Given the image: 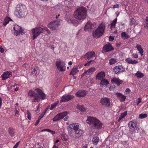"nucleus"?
I'll use <instances>...</instances> for the list:
<instances>
[{
  "label": "nucleus",
  "mask_w": 148,
  "mask_h": 148,
  "mask_svg": "<svg viewBox=\"0 0 148 148\" xmlns=\"http://www.w3.org/2000/svg\"><path fill=\"white\" fill-rule=\"evenodd\" d=\"M79 126V124L77 123L70 124L67 128L69 135L73 138H78L81 137L84 132L80 128Z\"/></svg>",
  "instance_id": "obj_1"
},
{
  "label": "nucleus",
  "mask_w": 148,
  "mask_h": 148,
  "mask_svg": "<svg viewBox=\"0 0 148 148\" xmlns=\"http://www.w3.org/2000/svg\"><path fill=\"white\" fill-rule=\"evenodd\" d=\"M86 121L93 129L99 130L103 127V123L97 119L91 116L88 117Z\"/></svg>",
  "instance_id": "obj_2"
},
{
  "label": "nucleus",
  "mask_w": 148,
  "mask_h": 148,
  "mask_svg": "<svg viewBox=\"0 0 148 148\" xmlns=\"http://www.w3.org/2000/svg\"><path fill=\"white\" fill-rule=\"evenodd\" d=\"M87 14L86 8L81 7L76 10L74 13V17L76 19L82 20L85 19Z\"/></svg>",
  "instance_id": "obj_3"
},
{
  "label": "nucleus",
  "mask_w": 148,
  "mask_h": 148,
  "mask_svg": "<svg viewBox=\"0 0 148 148\" xmlns=\"http://www.w3.org/2000/svg\"><path fill=\"white\" fill-rule=\"evenodd\" d=\"M105 26L101 24L97 29H94L92 32V36L96 38H98L102 36L104 33Z\"/></svg>",
  "instance_id": "obj_4"
},
{
  "label": "nucleus",
  "mask_w": 148,
  "mask_h": 148,
  "mask_svg": "<svg viewBox=\"0 0 148 148\" xmlns=\"http://www.w3.org/2000/svg\"><path fill=\"white\" fill-rule=\"evenodd\" d=\"M26 8L25 5H20L17 7L14 12V14L18 17L22 18L26 13Z\"/></svg>",
  "instance_id": "obj_5"
},
{
  "label": "nucleus",
  "mask_w": 148,
  "mask_h": 148,
  "mask_svg": "<svg viewBox=\"0 0 148 148\" xmlns=\"http://www.w3.org/2000/svg\"><path fill=\"white\" fill-rule=\"evenodd\" d=\"M47 29V28L46 27H45L43 28L41 27H39L34 28L32 30L33 35V36L32 37V39L34 40L41 33H42L44 30L46 31Z\"/></svg>",
  "instance_id": "obj_6"
},
{
  "label": "nucleus",
  "mask_w": 148,
  "mask_h": 148,
  "mask_svg": "<svg viewBox=\"0 0 148 148\" xmlns=\"http://www.w3.org/2000/svg\"><path fill=\"white\" fill-rule=\"evenodd\" d=\"M28 95L30 97H34V99H32V100L33 102H38L40 100V97L38 95L32 90H29L28 92Z\"/></svg>",
  "instance_id": "obj_7"
},
{
  "label": "nucleus",
  "mask_w": 148,
  "mask_h": 148,
  "mask_svg": "<svg viewBox=\"0 0 148 148\" xmlns=\"http://www.w3.org/2000/svg\"><path fill=\"white\" fill-rule=\"evenodd\" d=\"M59 23L58 20L53 21L49 24L48 27L53 30L56 29H58V25H60Z\"/></svg>",
  "instance_id": "obj_8"
},
{
  "label": "nucleus",
  "mask_w": 148,
  "mask_h": 148,
  "mask_svg": "<svg viewBox=\"0 0 148 148\" xmlns=\"http://www.w3.org/2000/svg\"><path fill=\"white\" fill-rule=\"evenodd\" d=\"M56 67L58 68H60V71H64L66 69V67L65 66V62L60 60L56 61Z\"/></svg>",
  "instance_id": "obj_9"
},
{
  "label": "nucleus",
  "mask_w": 148,
  "mask_h": 148,
  "mask_svg": "<svg viewBox=\"0 0 148 148\" xmlns=\"http://www.w3.org/2000/svg\"><path fill=\"white\" fill-rule=\"evenodd\" d=\"M113 70L115 74H119L121 72H124L125 68L122 65H120L114 67Z\"/></svg>",
  "instance_id": "obj_10"
},
{
  "label": "nucleus",
  "mask_w": 148,
  "mask_h": 148,
  "mask_svg": "<svg viewBox=\"0 0 148 148\" xmlns=\"http://www.w3.org/2000/svg\"><path fill=\"white\" fill-rule=\"evenodd\" d=\"M95 56V53L94 51H91L87 52L84 56L82 57V58H84L85 60H89Z\"/></svg>",
  "instance_id": "obj_11"
},
{
  "label": "nucleus",
  "mask_w": 148,
  "mask_h": 148,
  "mask_svg": "<svg viewBox=\"0 0 148 148\" xmlns=\"http://www.w3.org/2000/svg\"><path fill=\"white\" fill-rule=\"evenodd\" d=\"M100 103L105 106H107L108 107H109L110 106V100L108 97H103L101 98Z\"/></svg>",
  "instance_id": "obj_12"
},
{
  "label": "nucleus",
  "mask_w": 148,
  "mask_h": 148,
  "mask_svg": "<svg viewBox=\"0 0 148 148\" xmlns=\"http://www.w3.org/2000/svg\"><path fill=\"white\" fill-rule=\"evenodd\" d=\"M74 97V96L69 95H64L62 96V98L60 100V102H61L69 101L73 99Z\"/></svg>",
  "instance_id": "obj_13"
},
{
  "label": "nucleus",
  "mask_w": 148,
  "mask_h": 148,
  "mask_svg": "<svg viewBox=\"0 0 148 148\" xmlns=\"http://www.w3.org/2000/svg\"><path fill=\"white\" fill-rule=\"evenodd\" d=\"M12 74L10 71H7L4 72L3 74L1 76L2 79L3 80L7 79L8 78L11 77Z\"/></svg>",
  "instance_id": "obj_14"
},
{
  "label": "nucleus",
  "mask_w": 148,
  "mask_h": 148,
  "mask_svg": "<svg viewBox=\"0 0 148 148\" xmlns=\"http://www.w3.org/2000/svg\"><path fill=\"white\" fill-rule=\"evenodd\" d=\"M114 49L112 47L110 43H108L104 45L103 48V50L105 52H109L113 50Z\"/></svg>",
  "instance_id": "obj_15"
},
{
  "label": "nucleus",
  "mask_w": 148,
  "mask_h": 148,
  "mask_svg": "<svg viewBox=\"0 0 148 148\" xmlns=\"http://www.w3.org/2000/svg\"><path fill=\"white\" fill-rule=\"evenodd\" d=\"M35 90L37 91V93L40 96L42 99H45L46 96V95L39 88H36Z\"/></svg>",
  "instance_id": "obj_16"
},
{
  "label": "nucleus",
  "mask_w": 148,
  "mask_h": 148,
  "mask_svg": "<svg viewBox=\"0 0 148 148\" xmlns=\"http://www.w3.org/2000/svg\"><path fill=\"white\" fill-rule=\"evenodd\" d=\"M95 24H92L89 21L88 22L84 28V30H86L88 29H91L94 27Z\"/></svg>",
  "instance_id": "obj_17"
},
{
  "label": "nucleus",
  "mask_w": 148,
  "mask_h": 148,
  "mask_svg": "<svg viewBox=\"0 0 148 148\" xmlns=\"http://www.w3.org/2000/svg\"><path fill=\"white\" fill-rule=\"evenodd\" d=\"M87 94L86 92L84 90H79L76 93V96L78 97H83Z\"/></svg>",
  "instance_id": "obj_18"
},
{
  "label": "nucleus",
  "mask_w": 148,
  "mask_h": 148,
  "mask_svg": "<svg viewBox=\"0 0 148 148\" xmlns=\"http://www.w3.org/2000/svg\"><path fill=\"white\" fill-rule=\"evenodd\" d=\"M13 28L15 31V33L16 34V36H17L21 33H23V30H22L21 27L18 25L14 27Z\"/></svg>",
  "instance_id": "obj_19"
},
{
  "label": "nucleus",
  "mask_w": 148,
  "mask_h": 148,
  "mask_svg": "<svg viewBox=\"0 0 148 148\" xmlns=\"http://www.w3.org/2000/svg\"><path fill=\"white\" fill-rule=\"evenodd\" d=\"M105 76V73L104 72L101 71L98 73L96 76L97 79L101 80Z\"/></svg>",
  "instance_id": "obj_20"
},
{
  "label": "nucleus",
  "mask_w": 148,
  "mask_h": 148,
  "mask_svg": "<svg viewBox=\"0 0 148 148\" xmlns=\"http://www.w3.org/2000/svg\"><path fill=\"white\" fill-rule=\"evenodd\" d=\"M115 94L117 97L121 98L120 101L121 102L124 101L125 100L126 98V96L123 95L121 93H120L117 92Z\"/></svg>",
  "instance_id": "obj_21"
},
{
  "label": "nucleus",
  "mask_w": 148,
  "mask_h": 148,
  "mask_svg": "<svg viewBox=\"0 0 148 148\" xmlns=\"http://www.w3.org/2000/svg\"><path fill=\"white\" fill-rule=\"evenodd\" d=\"M125 61L126 62L130 64H137L138 63V62L136 60H132L130 58H127L126 59Z\"/></svg>",
  "instance_id": "obj_22"
},
{
  "label": "nucleus",
  "mask_w": 148,
  "mask_h": 148,
  "mask_svg": "<svg viewBox=\"0 0 148 148\" xmlns=\"http://www.w3.org/2000/svg\"><path fill=\"white\" fill-rule=\"evenodd\" d=\"M128 126L131 129L133 128H136L137 129V128L136 124L132 121L128 123Z\"/></svg>",
  "instance_id": "obj_23"
},
{
  "label": "nucleus",
  "mask_w": 148,
  "mask_h": 148,
  "mask_svg": "<svg viewBox=\"0 0 148 148\" xmlns=\"http://www.w3.org/2000/svg\"><path fill=\"white\" fill-rule=\"evenodd\" d=\"M33 69V70L31 72L34 75H38L39 73V70L38 68V67H34Z\"/></svg>",
  "instance_id": "obj_24"
},
{
  "label": "nucleus",
  "mask_w": 148,
  "mask_h": 148,
  "mask_svg": "<svg viewBox=\"0 0 148 148\" xmlns=\"http://www.w3.org/2000/svg\"><path fill=\"white\" fill-rule=\"evenodd\" d=\"M77 107L78 109L82 112H85L86 110L84 106L83 105H78Z\"/></svg>",
  "instance_id": "obj_25"
},
{
  "label": "nucleus",
  "mask_w": 148,
  "mask_h": 148,
  "mask_svg": "<svg viewBox=\"0 0 148 148\" xmlns=\"http://www.w3.org/2000/svg\"><path fill=\"white\" fill-rule=\"evenodd\" d=\"M99 140V138L98 136L94 137L92 139L93 143L95 145H97L98 144Z\"/></svg>",
  "instance_id": "obj_26"
},
{
  "label": "nucleus",
  "mask_w": 148,
  "mask_h": 148,
  "mask_svg": "<svg viewBox=\"0 0 148 148\" xmlns=\"http://www.w3.org/2000/svg\"><path fill=\"white\" fill-rule=\"evenodd\" d=\"M112 81L114 82L118 86H119L121 84V81L116 78H113L112 79Z\"/></svg>",
  "instance_id": "obj_27"
},
{
  "label": "nucleus",
  "mask_w": 148,
  "mask_h": 148,
  "mask_svg": "<svg viewBox=\"0 0 148 148\" xmlns=\"http://www.w3.org/2000/svg\"><path fill=\"white\" fill-rule=\"evenodd\" d=\"M109 82L106 79H103L101 81L100 84L103 86H106L109 84Z\"/></svg>",
  "instance_id": "obj_28"
},
{
  "label": "nucleus",
  "mask_w": 148,
  "mask_h": 148,
  "mask_svg": "<svg viewBox=\"0 0 148 148\" xmlns=\"http://www.w3.org/2000/svg\"><path fill=\"white\" fill-rule=\"evenodd\" d=\"M68 112L65 111L63 112H61L58 114V115L60 116V119H63L64 117L66 116Z\"/></svg>",
  "instance_id": "obj_29"
},
{
  "label": "nucleus",
  "mask_w": 148,
  "mask_h": 148,
  "mask_svg": "<svg viewBox=\"0 0 148 148\" xmlns=\"http://www.w3.org/2000/svg\"><path fill=\"white\" fill-rule=\"evenodd\" d=\"M78 72L77 68H74L72 69V71L70 72V75H75L76 73Z\"/></svg>",
  "instance_id": "obj_30"
},
{
  "label": "nucleus",
  "mask_w": 148,
  "mask_h": 148,
  "mask_svg": "<svg viewBox=\"0 0 148 148\" xmlns=\"http://www.w3.org/2000/svg\"><path fill=\"white\" fill-rule=\"evenodd\" d=\"M14 129L12 127H10L8 129V132L10 135L12 137L14 136V134L15 133Z\"/></svg>",
  "instance_id": "obj_31"
},
{
  "label": "nucleus",
  "mask_w": 148,
  "mask_h": 148,
  "mask_svg": "<svg viewBox=\"0 0 148 148\" xmlns=\"http://www.w3.org/2000/svg\"><path fill=\"white\" fill-rule=\"evenodd\" d=\"M127 114V112H125L124 113H122L120 116L119 117V119L118 120V121H119L121 120L123 118L125 117V116Z\"/></svg>",
  "instance_id": "obj_32"
},
{
  "label": "nucleus",
  "mask_w": 148,
  "mask_h": 148,
  "mask_svg": "<svg viewBox=\"0 0 148 148\" xmlns=\"http://www.w3.org/2000/svg\"><path fill=\"white\" fill-rule=\"evenodd\" d=\"M135 74L137 77L139 78L142 77L144 76L143 74L138 71Z\"/></svg>",
  "instance_id": "obj_33"
},
{
  "label": "nucleus",
  "mask_w": 148,
  "mask_h": 148,
  "mask_svg": "<svg viewBox=\"0 0 148 148\" xmlns=\"http://www.w3.org/2000/svg\"><path fill=\"white\" fill-rule=\"evenodd\" d=\"M121 35L122 37L124 39H127L129 38L128 35L125 32H123L121 34Z\"/></svg>",
  "instance_id": "obj_34"
},
{
  "label": "nucleus",
  "mask_w": 148,
  "mask_h": 148,
  "mask_svg": "<svg viewBox=\"0 0 148 148\" xmlns=\"http://www.w3.org/2000/svg\"><path fill=\"white\" fill-rule=\"evenodd\" d=\"M136 47L138 50L139 51V52L140 53V54L141 56H142L143 55V50L141 47V46L137 45Z\"/></svg>",
  "instance_id": "obj_35"
},
{
  "label": "nucleus",
  "mask_w": 148,
  "mask_h": 148,
  "mask_svg": "<svg viewBox=\"0 0 148 148\" xmlns=\"http://www.w3.org/2000/svg\"><path fill=\"white\" fill-rule=\"evenodd\" d=\"M62 139L64 141L67 140L68 138V136L67 135L65 134H62L61 135Z\"/></svg>",
  "instance_id": "obj_36"
},
{
  "label": "nucleus",
  "mask_w": 148,
  "mask_h": 148,
  "mask_svg": "<svg viewBox=\"0 0 148 148\" xmlns=\"http://www.w3.org/2000/svg\"><path fill=\"white\" fill-rule=\"evenodd\" d=\"M95 69L94 67H92L89 69L88 70L85 72V73H91L94 71Z\"/></svg>",
  "instance_id": "obj_37"
},
{
  "label": "nucleus",
  "mask_w": 148,
  "mask_h": 148,
  "mask_svg": "<svg viewBox=\"0 0 148 148\" xmlns=\"http://www.w3.org/2000/svg\"><path fill=\"white\" fill-rule=\"evenodd\" d=\"M58 101H57L56 102H55L53 104L51 105V106L50 108V109L51 110H52L53 109H54V108H55L56 106L58 104Z\"/></svg>",
  "instance_id": "obj_38"
},
{
  "label": "nucleus",
  "mask_w": 148,
  "mask_h": 148,
  "mask_svg": "<svg viewBox=\"0 0 148 148\" xmlns=\"http://www.w3.org/2000/svg\"><path fill=\"white\" fill-rule=\"evenodd\" d=\"M60 119L59 115L58 114H57L55 116L53 119V120L54 122H56L57 121H59Z\"/></svg>",
  "instance_id": "obj_39"
},
{
  "label": "nucleus",
  "mask_w": 148,
  "mask_h": 148,
  "mask_svg": "<svg viewBox=\"0 0 148 148\" xmlns=\"http://www.w3.org/2000/svg\"><path fill=\"white\" fill-rule=\"evenodd\" d=\"M116 62V60L115 59L112 58L110 60L109 62L110 64L112 65L114 64Z\"/></svg>",
  "instance_id": "obj_40"
},
{
  "label": "nucleus",
  "mask_w": 148,
  "mask_h": 148,
  "mask_svg": "<svg viewBox=\"0 0 148 148\" xmlns=\"http://www.w3.org/2000/svg\"><path fill=\"white\" fill-rule=\"evenodd\" d=\"M10 19V18H5V19L3 21V25H6L8 23Z\"/></svg>",
  "instance_id": "obj_41"
},
{
  "label": "nucleus",
  "mask_w": 148,
  "mask_h": 148,
  "mask_svg": "<svg viewBox=\"0 0 148 148\" xmlns=\"http://www.w3.org/2000/svg\"><path fill=\"white\" fill-rule=\"evenodd\" d=\"M147 114H140L139 115V118L141 119H142L146 118L147 117Z\"/></svg>",
  "instance_id": "obj_42"
},
{
  "label": "nucleus",
  "mask_w": 148,
  "mask_h": 148,
  "mask_svg": "<svg viewBox=\"0 0 148 148\" xmlns=\"http://www.w3.org/2000/svg\"><path fill=\"white\" fill-rule=\"evenodd\" d=\"M71 22L75 26H77L79 24V22L78 21L73 20L71 21Z\"/></svg>",
  "instance_id": "obj_43"
},
{
  "label": "nucleus",
  "mask_w": 148,
  "mask_h": 148,
  "mask_svg": "<svg viewBox=\"0 0 148 148\" xmlns=\"http://www.w3.org/2000/svg\"><path fill=\"white\" fill-rule=\"evenodd\" d=\"M136 22V21L133 18H132L130 19V25H132L134 24Z\"/></svg>",
  "instance_id": "obj_44"
},
{
  "label": "nucleus",
  "mask_w": 148,
  "mask_h": 148,
  "mask_svg": "<svg viewBox=\"0 0 148 148\" xmlns=\"http://www.w3.org/2000/svg\"><path fill=\"white\" fill-rule=\"evenodd\" d=\"M27 117L28 119L29 120H30L31 119V114L29 112L28 110H27Z\"/></svg>",
  "instance_id": "obj_45"
},
{
  "label": "nucleus",
  "mask_w": 148,
  "mask_h": 148,
  "mask_svg": "<svg viewBox=\"0 0 148 148\" xmlns=\"http://www.w3.org/2000/svg\"><path fill=\"white\" fill-rule=\"evenodd\" d=\"M109 40L110 41H112L114 40V38L112 36H110L109 37Z\"/></svg>",
  "instance_id": "obj_46"
},
{
  "label": "nucleus",
  "mask_w": 148,
  "mask_h": 148,
  "mask_svg": "<svg viewBox=\"0 0 148 148\" xmlns=\"http://www.w3.org/2000/svg\"><path fill=\"white\" fill-rule=\"evenodd\" d=\"M45 114L44 113H43V112L41 114L40 116L39 117L38 119H39L40 120L44 116V115Z\"/></svg>",
  "instance_id": "obj_47"
},
{
  "label": "nucleus",
  "mask_w": 148,
  "mask_h": 148,
  "mask_svg": "<svg viewBox=\"0 0 148 148\" xmlns=\"http://www.w3.org/2000/svg\"><path fill=\"white\" fill-rule=\"evenodd\" d=\"M141 99L140 98H139L138 99V100L137 101V103H136L137 105H138L141 102Z\"/></svg>",
  "instance_id": "obj_48"
},
{
  "label": "nucleus",
  "mask_w": 148,
  "mask_h": 148,
  "mask_svg": "<svg viewBox=\"0 0 148 148\" xmlns=\"http://www.w3.org/2000/svg\"><path fill=\"white\" fill-rule=\"evenodd\" d=\"M115 24H114L113 23H112L111 24H110V27H111V29H112V28L113 27H115Z\"/></svg>",
  "instance_id": "obj_49"
},
{
  "label": "nucleus",
  "mask_w": 148,
  "mask_h": 148,
  "mask_svg": "<svg viewBox=\"0 0 148 148\" xmlns=\"http://www.w3.org/2000/svg\"><path fill=\"white\" fill-rule=\"evenodd\" d=\"M19 142H17L16 144V145L14 146L13 148H17V147H18V146L19 144Z\"/></svg>",
  "instance_id": "obj_50"
},
{
  "label": "nucleus",
  "mask_w": 148,
  "mask_h": 148,
  "mask_svg": "<svg viewBox=\"0 0 148 148\" xmlns=\"http://www.w3.org/2000/svg\"><path fill=\"white\" fill-rule=\"evenodd\" d=\"M119 5L118 4H116V5H113V8H119Z\"/></svg>",
  "instance_id": "obj_51"
},
{
  "label": "nucleus",
  "mask_w": 148,
  "mask_h": 148,
  "mask_svg": "<svg viewBox=\"0 0 148 148\" xmlns=\"http://www.w3.org/2000/svg\"><path fill=\"white\" fill-rule=\"evenodd\" d=\"M132 56L134 58H138V55L136 54L133 53Z\"/></svg>",
  "instance_id": "obj_52"
},
{
  "label": "nucleus",
  "mask_w": 148,
  "mask_h": 148,
  "mask_svg": "<svg viewBox=\"0 0 148 148\" xmlns=\"http://www.w3.org/2000/svg\"><path fill=\"white\" fill-rule=\"evenodd\" d=\"M40 119H38V120L36 121V123L35 124V125L36 126L38 125L40 122Z\"/></svg>",
  "instance_id": "obj_53"
},
{
  "label": "nucleus",
  "mask_w": 148,
  "mask_h": 148,
  "mask_svg": "<svg viewBox=\"0 0 148 148\" xmlns=\"http://www.w3.org/2000/svg\"><path fill=\"white\" fill-rule=\"evenodd\" d=\"M0 51L2 53H3L4 51V49L1 46L0 47Z\"/></svg>",
  "instance_id": "obj_54"
},
{
  "label": "nucleus",
  "mask_w": 148,
  "mask_h": 148,
  "mask_svg": "<svg viewBox=\"0 0 148 148\" xmlns=\"http://www.w3.org/2000/svg\"><path fill=\"white\" fill-rule=\"evenodd\" d=\"M144 27H145L148 29V22H145V24L144 25Z\"/></svg>",
  "instance_id": "obj_55"
},
{
  "label": "nucleus",
  "mask_w": 148,
  "mask_h": 148,
  "mask_svg": "<svg viewBox=\"0 0 148 148\" xmlns=\"http://www.w3.org/2000/svg\"><path fill=\"white\" fill-rule=\"evenodd\" d=\"M93 62H95V61L94 60H90L89 62H88V65L89 66L91 64V63Z\"/></svg>",
  "instance_id": "obj_56"
},
{
  "label": "nucleus",
  "mask_w": 148,
  "mask_h": 148,
  "mask_svg": "<svg viewBox=\"0 0 148 148\" xmlns=\"http://www.w3.org/2000/svg\"><path fill=\"white\" fill-rule=\"evenodd\" d=\"M49 106H48L47 107V108H46V109L43 112V113H44L45 114L46 112V111H47V110L49 108Z\"/></svg>",
  "instance_id": "obj_57"
},
{
  "label": "nucleus",
  "mask_w": 148,
  "mask_h": 148,
  "mask_svg": "<svg viewBox=\"0 0 148 148\" xmlns=\"http://www.w3.org/2000/svg\"><path fill=\"white\" fill-rule=\"evenodd\" d=\"M125 92H130V89L129 88H127L125 90Z\"/></svg>",
  "instance_id": "obj_58"
},
{
  "label": "nucleus",
  "mask_w": 148,
  "mask_h": 148,
  "mask_svg": "<svg viewBox=\"0 0 148 148\" xmlns=\"http://www.w3.org/2000/svg\"><path fill=\"white\" fill-rule=\"evenodd\" d=\"M117 18H116L115 19L112 21V23H114V24H116V22H117Z\"/></svg>",
  "instance_id": "obj_59"
},
{
  "label": "nucleus",
  "mask_w": 148,
  "mask_h": 148,
  "mask_svg": "<svg viewBox=\"0 0 148 148\" xmlns=\"http://www.w3.org/2000/svg\"><path fill=\"white\" fill-rule=\"evenodd\" d=\"M69 118L68 116H66L64 119V121H67Z\"/></svg>",
  "instance_id": "obj_60"
},
{
  "label": "nucleus",
  "mask_w": 148,
  "mask_h": 148,
  "mask_svg": "<svg viewBox=\"0 0 148 148\" xmlns=\"http://www.w3.org/2000/svg\"><path fill=\"white\" fill-rule=\"evenodd\" d=\"M2 104V99L1 97H0V108H1V106Z\"/></svg>",
  "instance_id": "obj_61"
},
{
  "label": "nucleus",
  "mask_w": 148,
  "mask_h": 148,
  "mask_svg": "<svg viewBox=\"0 0 148 148\" xmlns=\"http://www.w3.org/2000/svg\"><path fill=\"white\" fill-rule=\"evenodd\" d=\"M50 132L51 133V134H55V132L54 131H53L52 130H51Z\"/></svg>",
  "instance_id": "obj_62"
},
{
  "label": "nucleus",
  "mask_w": 148,
  "mask_h": 148,
  "mask_svg": "<svg viewBox=\"0 0 148 148\" xmlns=\"http://www.w3.org/2000/svg\"><path fill=\"white\" fill-rule=\"evenodd\" d=\"M46 31L47 32V33L49 34H50L51 33V32L49 31V30L47 29V30H46Z\"/></svg>",
  "instance_id": "obj_63"
},
{
  "label": "nucleus",
  "mask_w": 148,
  "mask_h": 148,
  "mask_svg": "<svg viewBox=\"0 0 148 148\" xmlns=\"http://www.w3.org/2000/svg\"><path fill=\"white\" fill-rule=\"evenodd\" d=\"M58 145H56L55 144L53 146V148H58Z\"/></svg>",
  "instance_id": "obj_64"
}]
</instances>
